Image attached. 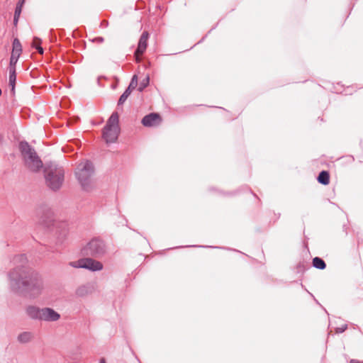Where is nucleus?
Instances as JSON below:
<instances>
[{"label":"nucleus","instance_id":"1","mask_svg":"<svg viewBox=\"0 0 363 363\" xmlns=\"http://www.w3.org/2000/svg\"><path fill=\"white\" fill-rule=\"evenodd\" d=\"M13 263L16 267L8 274L11 291L30 298L40 295L43 290L42 278L36 271L27 265L26 256L23 254L15 256Z\"/></svg>","mask_w":363,"mask_h":363},{"label":"nucleus","instance_id":"2","mask_svg":"<svg viewBox=\"0 0 363 363\" xmlns=\"http://www.w3.org/2000/svg\"><path fill=\"white\" fill-rule=\"evenodd\" d=\"M46 185L52 191H58L65 180V170L55 162L46 164L44 169Z\"/></svg>","mask_w":363,"mask_h":363},{"label":"nucleus","instance_id":"3","mask_svg":"<svg viewBox=\"0 0 363 363\" xmlns=\"http://www.w3.org/2000/svg\"><path fill=\"white\" fill-rule=\"evenodd\" d=\"M19 150L26 164L33 172H38L43 167V162L35 149L26 141L19 143Z\"/></svg>","mask_w":363,"mask_h":363},{"label":"nucleus","instance_id":"4","mask_svg":"<svg viewBox=\"0 0 363 363\" xmlns=\"http://www.w3.org/2000/svg\"><path fill=\"white\" fill-rule=\"evenodd\" d=\"M107 252L108 247L104 240L100 238H92L82 250L84 255L96 259L102 258L107 254Z\"/></svg>","mask_w":363,"mask_h":363},{"label":"nucleus","instance_id":"5","mask_svg":"<svg viewBox=\"0 0 363 363\" xmlns=\"http://www.w3.org/2000/svg\"><path fill=\"white\" fill-rule=\"evenodd\" d=\"M42 222L46 226H53L55 228L57 235V245L62 244L68 234L67 223L65 221L57 222L52 219V212L50 209H46L45 217H42Z\"/></svg>","mask_w":363,"mask_h":363},{"label":"nucleus","instance_id":"6","mask_svg":"<svg viewBox=\"0 0 363 363\" xmlns=\"http://www.w3.org/2000/svg\"><path fill=\"white\" fill-rule=\"evenodd\" d=\"M94 173V167L91 161L86 160L80 162L76 169L75 175L84 189H86Z\"/></svg>","mask_w":363,"mask_h":363},{"label":"nucleus","instance_id":"7","mask_svg":"<svg viewBox=\"0 0 363 363\" xmlns=\"http://www.w3.org/2000/svg\"><path fill=\"white\" fill-rule=\"evenodd\" d=\"M69 265L74 268H83L88 269L91 272H98L103 269V264L94 259V257H89L82 258L77 261L70 262Z\"/></svg>","mask_w":363,"mask_h":363},{"label":"nucleus","instance_id":"8","mask_svg":"<svg viewBox=\"0 0 363 363\" xmlns=\"http://www.w3.org/2000/svg\"><path fill=\"white\" fill-rule=\"evenodd\" d=\"M120 128L107 127V125H105L102 131L103 138L106 143H113L117 140Z\"/></svg>","mask_w":363,"mask_h":363},{"label":"nucleus","instance_id":"9","mask_svg":"<svg viewBox=\"0 0 363 363\" xmlns=\"http://www.w3.org/2000/svg\"><path fill=\"white\" fill-rule=\"evenodd\" d=\"M162 122V118L157 113H150L145 116L141 123L145 127H154L159 125Z\"/></svg>","mask_w":363,"mask_h":363},{"label":"nucleus","instance_id":"10","mask_svg":"<svg viewBox=\"0 0 363 363\" xmlns=\"http://www.w3.org/2000/svg\"><path fill=\"white\" fill-rule=\"evenodd\" d=\"M149 38V33L147 31H144L139 39L138 48L135 50V55L136 61H139V55H142L145 51L147 46V40Z\"/></svg>","mask_w":363,"mask_h":363},{"label":"nucleus","instance_id":"11","mask_svg":"<svg viewBox=\"0 0 363 363\" xmlns=\"http://www.w3.org/2000/svg\"><path fill=\"white\" fill-rule=\"evenodd\" d=\"M60 318V314L52 308H43L42 321L55 322Z\"/></svg>","mask_w":363,"mask_h":363},{"label":"nucleus","instance_id":"12","mask_svg":"<svg viewBox=\"0 0 363 363\" xmlns=\"http://www.w3.org/2000/svg\"><path fill=\"white\" fill-rule=\"evenodd\" d=\"M43 308H40L35 306H28L26 307V312L28 316L34 320L42 321Z\"/></svg>","mask_w":363,"mask_h":363},{"label":"nucleus","instance_id":"13","mask_svg":"<svg viewBox=\"0 0 363 363\" xmlns=\"http://www.w3.org/2000/svg\"><path fill=\"white\" fill-rule=\"evenodd\" d=\"M92 289L93 287L89 284L80 286L76 290V295L79 297H84L88 294H91Z\"/></svg>","mask_w":363,"mask_h":363},{"label":"nucleus","instance_id":"14","mask_svg":"<svg viewBox=\"0 0 363 363\" xmlns=\"http://www.w3.org/2000/svg\"><path fill=\"white\" fill-rule=\"evenodd\" d=\"M119 116L117 112H113L109 118L108 119L106 125L107 127H112L116 128H119L118 122H119Z\"/></svg>","mask_w":363,"mask_h":363},{"label":"nucleus","instance_id":"15","mask_svg":"<svg viewBox=\"0 0 363 363\" xmlns=\"http://www.w3.org/2000/svg\"><path fill=\"white\" fill-rule=\"evenodd\" d=\"M317 180H318V183H320L321 184H323V185L328 184L330 183L329 172L325 170L321 171L317 177Z\"/></svg>","mask_w":363,"mask_h":363},{"label":"nucleus","instance_id":"16","mask_svg":"<svg viewBox=\"0 0 363 363\" xmlns=\"http://www.w3.org/2000/svg\"><path fill=\"white\" fill-rule=\"evenodd\" d=\"M9 86H11V92L13 95L15 94V86L16 82V70L9 69Z\"/></svg>","mask_w":363,"mask_h":363},{"label":"nucleus","instance_id":"17","mask_svg":"<svg viewBox=\"0 0 363 363\" xmlns=\"http://www.w3.org/2000/svg\"><path fill=\"white\" fill-rule=\"evenodd\" d=\"M32 333L30 332H23L18 335L17 340L20 343H28L32 339Z\"/></svg>","mask_w":363,"mask_h":363},{"label":"nucleus","instance_id":"18","mask_svg":"<svg viewBox=\"0 0 363 363\" xmlns=\"http://www.w3.org/2000/svg\"><path fill=\"white\" fill-rule=\"evenodd\" d=\"M312 263L313 266L318 269H324L326 267V264L325 261L322 258L318 257H314L313 259Z\"/></svg>","mask_w":363,"mask_h":363},{"label":"nucleus","instance_id":"19","mask_svg":"<svg viewBox=\"0 0 363 363\" xmlns=\"http://www.w3.org/2000/svg\"><path fill=\"white\" fill-rule=\"evenodd\" d=\"M13 49L12 52L13 54H18V55H21L22 52V45L21 44L20 40L18 38H14L13 41Z\"/></svg>","mask_w":363,"mask_h":363},{"label":"nucleus","instance_id":"20","mask_svg":"<svg viewBox=\"0 0 363 363\" xmlns=\"http://www.w3.org/2000/svg\"><path fill=\"white\" fill-rule=\"evenodd\" d=\"M20 55L18 54L11 53L9 62V69H16L17 62L19 59Z\"/></svg>","mask_w":363,"mask_h":363},{"label":"nucleus","instance_id":"21","mask_svg":"<svg viewBox=\"0 0 363 363\" xmlns=\"http://www.w3.org/2000/svg\"><path fill=\"white\" fill-rule=\"evenodd\" d=\"M130 94H131V91L129 89H126L125 90V91L120 96V98L118 101V106L123 105L127 100L128 97L130 95Z\"/></svg>","mask_w":363,"mask_h":363},{"label":"nucleus","instance_id":"22","mask_svg":"<svg viewBox=\"0 0 363 363\" xmlns=\"http://www.w3.org/2000/svg\"><path fill=\"white\" fill-rule=\"evenodd\" d=\"M150 83V77L149 76H147L145 78H144L140 83L139 86L138 88V90L140 92H142L148 85Z\"/></svg>","mask_w":363,"mask_h":363},{"label":"nucleus","instance_id":"23","mask_svg":"<svg viewBox=\"0 0 363 363\" xmlns=\"http://www.w3.org/2000/svg\"><path fill=\"white\" fill-rule=\"evenodd\" d=\"M138 86V76L136 74H134L131 79V81L127 88V89H129L131 92L133 89H135Z\"/></svg>","mask_w":363,"mask_h":363},{"label":"nucleus","instance_id":"24","mask_svg":"<svg viewBox=\"0 0 363 363\" xmlns=\"http://www.w3.org/2000/svg\"><path fill=\"white\" fill-rule=\"evenodd\" d=\"M21 4H17L15 11H14V16L19 17L21 13Z\"/></svg>","mask_w":363,"mask_h":363},{"label":"nucleus","instance_id":"25","mask_svg":"<svg viewBox=\"0 0 363 363\" xmlns=\"http://www.w3.org/2000/svg\"><path fill=\"white\" fill-rule=\"evenodd\" d=\"M347 328V324H344L342 325L341 327H337L335 328V332L337 333H342L343 332H345Z\"/></svg>","mask_w":363,"mask_h":363},{"label":"nucleus","instance_id":"26","mask_svg":"<svg viewBox=\"0 0 363 363\" xmlns=\"http://www.w3.org/2000/svg\"><path fill=\"white\" fill-rule=\"evenodd\" d=\"M41 44V39L38 37H34L32 43L33 48L35 47V45H40Z\"/></svg>","mask_w":363,"mask_h":363},{"label":"nucleus","instance_id":"27","mask_svg":"<svg viewBox=\"0 0 363 363\" xmlns=\"http://www.w3.org/2000/svg\"><path fill=\"white\" fill-rule=\"evenodd\" d=\"M34 48L38 51V53L43 54L44 50L41 45H35Z\"/></svg>","mask_w":363,"mask_h":363},{"label":"nucleus","instance_id":"28","mask_svg":"<svg viewBox=\"0 0 363 363\" xmlns=\"http://www.w3.org/2000/svg\"><path fill=\"white\" fill-rule=\"evenodd\" d=\"M104 40V38L103 37H97L96 38L94 41L95 42H97V43H103Z\"/></svg>","mask_w":363,"mask_h":363},{"label":"nucleus","instance_id":"29","mask_svg":"<svg viewBox=\"0 0 363 363\" xmlns=\"http://www.w3.org/2000/svg\"><path fill=\"white\" fill-rule=\"evenodd\" d=\"M187 247H213L212 246H203V245H187L186 246ZM216 248L218 247H216Z\"/></svg>","mask_w":363,"mask_h":363},{"label":"nucleus","instance_id":"30","mask_svg":"<svg viewBox=\"0 0 363 363\" xmlns=\"http://www.w3.org/2000/svg\"><path fill=\"white\" fill-rule=\"evenodd\" d=\"M18 18H19V17L13 16V24H14L15 26H16V25H17L18 21Z\"/></svg>","mask_w":363,"mask_h":363},{"label":"nucleus","instance_id":"31","mask_svg":"<svg viewBox=\"0 0 363 363\" xmlns=\"http://www.w3.org/2000/svg\"><path fill=\"white\" fill-rule=\"evenodd\" d=\"M350 363H363V362H359V361L356 360V359H351L350 360Z\"/></svg>","mask_w":363,"mask_h":363},{"label":"nucleus","instance_id":"32","mask_svg":"<svg viewBox=\"0 0 363 363\" xmlns=\"http://www.w3.org/2000/svg\"><path fill=\"white\" fill-rule=\"evenodd\" d=\"M99 363H106V360L104 358H101L99 361Z\"/></svg>","mask_w":363,"mask_h":363},{"label":"nucleus","instance_id":"33","mask_svg":"<svg viewBox=\"0 0 363 363\" xmlns=\"http://www.w3.org/2000/svg\"><path fill=\"white\" fill-rule=\"evenodd\" d=\"M24 1H25V0H19L18 4H21V6H22V5H23V4L24 3Z\"/></svg>","mask_w":363,"mask_h":363},{"label":"nucleus","instance_id":"34","mask_svg":"<svg viewBox=\"0 0 363 363\" xmlns=\"http://www.w3.org/2000/svg\"><path fill=\"white\" fill-rule=\"evenodd\" d=\"M51 251H52V252H56V251H57V249H55V250H51Z\"/></svg>","mask_w":363,"mask_h":363},{"label":"nucleus","instance_id":"35","mask_svg":"<svg viewBox=\"0 0 363 363\" xmlns=\"http://www.w3.org/2000/svg\"><path fill=\"white\" fill-rule=\"evenodd\" d=\"M204 38H205V37L202 38V39L199 42V43H201V41H203L204 40Z\"/></svg>","mask_w":363,"mask_h":363},{"label":"nucleus","instance_id":"36","mask_svg":"<svg viewBox=\"0 0 363 363\" xmlns=\"http://www.w3.org/2000/svg\"><path fill=\"white\" fill-rule=\"evenodd\" d=\"M2 94V91H1V89H0V96Z\"/></svg>","mask_w":363,"mask_h":363}]
</instances>
